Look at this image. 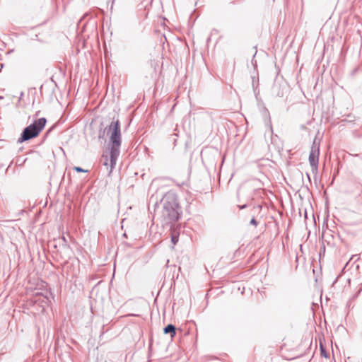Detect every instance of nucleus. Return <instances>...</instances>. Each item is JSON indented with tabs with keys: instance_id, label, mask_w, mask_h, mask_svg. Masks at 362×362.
<instances>
[{
	"instance_id": "20e7f679",
	"label": "nucleus",
	"mask_w": 362,
	"mask_h": 362,
	"mask_svg": "<svg viewBox=\"0 0 362 362\" xmlns=\"http://www.w3.org/2000/svg\"><path fill=\"white\" fill-rule=\"evenodd\" d=\"M319 155H320V144L316 142L315 139L311 146L310 155H309V163L312 168L313 173H316L317 172L318 163H319Z\"/></svg>"
},
{
	"instance_id": "4468645a",
	"label": "nucleus",
	"mask_w": 362,
	"mask_h": 362,
	"mask_svg": "<svg viewBox=\"0 0 362 362\" xmlns=\"http://www.w3.org/2000/svg\"><path fill=\"white\" fill-rule=\"evenodd\" d=\"M114 1H115V0H113V1H112V3L111 6H110V9H111V10H112V8H113Z\"/></svg>"
},
{
	"instance_id": "6e6552de",
	"label": "nucleus",
	"mask_w": 362,
	"mask_h": 362,
	"mask_svg": "<svg viewBox=\"0 0 362 362\" xmlns=\"http://www.w3.org/2000/svg\"><path fill=\"white\" fill-rule=\"evenodd\" d=\"M74 170L78 173H85V172H88V170H84L81 167H78V166H76V167H74Z\"/></svg>"
},
{
	"instance_id": "f257e3e1",
	"label": "nucleus",
	"mask_w": 362,
	"mask_h": 362,
	"mask_svg": "<svg viewBox=\"0 0 362 362\" xmlns=\"http://www.w3.org/2000/svg\"><path fill=\"white\" fill-rule=\"evenodd\" d=\"M108 131L111 132L110 135V155H103L102 162L103 165L109 169V173H112L114 169L118 156L120 153L121 146V132H120V122L118 119L112 121L109 126Z\"/></svg>"
},
{
	"instance_id": "2eb2a0df",
	"label": "nucleus",
	"mask_w": 362,
	"mask_h": 362,
	"mask_svg": "<svg viewBox=\"0 0 362 362\" xmlns=\"http://www.w3.org/2000/svg\"><path fill=\"white\" fill-rule=\"evenodd\" d=\"M361 291H362V288H360V289L358 290V291L357 295H358V294Z\"/></svg>"
},
{
	"instance_id": "dca6fc26",
	"label": "nucleus",
	"mask_w": 362,
	"mask_h": 362,
	"mask_svg": "<svg viewBox=\"0 0 362 362\" xmlns=\"http://www.w3.org/2000/svg\"><path fill=\"white\" fill-rule=\"evenodd\" d=\"M270 127V130H271V132H272V126L270 125V127Z\"/></svg>"
},
{
	"instance_id": "9b49d317",
	"label": "nucleus",
	"mask_w": 362,
	"mask_h": 362,
	"mask_svg": "<svg viewBox=\"0 0 362 362\" xmlns=\"http://www.w3.org/2000/svg\"><path fill=\"white\" fill-rule=\"evenodd\" d=\"M105 129L103 131V132H101V130L100 131V133H99V138H100V139L103 138L104 134H105Z\"/></svg>"
},
{
	"instance_id": "423d86ee",
	"label": "nucleus",
	"mask_w": 362,
	"mask_h": 362,
	"mask_svg": "<svg viewBox=\"0 0 362 362\" xmlns=\"http://www.w3.org/2000/svg\"><path fill=\"white\" fill-rule=\"evenodd\" d=\"M163 332L165 334H170L171 337H173L176 334V328L173 325L169 324L163 329Z\"/></svg>"
},
{
	"instance_id": "f03ea898",
	"label": "nucleus",
	"mask_w": 362,
	"mask_h": 362,
	"mask_svg": "<svg viewBox=\"0 0 362 362\" xmlns=\"http://www.w3.org/2000/svg\"><path fill=\"white\" fill-rule=\"evenodd\" d=\"M161 218L163 225H169L179 219V204L174 193L168 192L161 200Z\"/></svg>"
},
{
	"instance_id": "7ed1b4c3",
	"label": "nucleus",
	"mask_w": 362,
	"mask_h": 362,
	"mask_svg": "<svg viewBox=\"0 0 362 362\" xmlns=\"http://www.w3.org/2000/svg\"><path fill=\"white\" fill-rule=\"evenodd\" d=\"M46 123L47 119L45 117L35 120L32 124L24 128L20 137L18 139V143H23L37 137L45 128Z\"/></svg>"
},
{
	"instance_id": "ddd939ff",
	"label": "nucleus",
	"mask_w": 362,
	"mask_h": 362,
	"mask_svg": "<svg viewBox=\"0 0 362 362\" xmlns=\"http://www.w3.org/2000/svg\"><path fill=\"white\" fill-rule=\"evenodd\" d=\"M322 354L325 357H327V356L325 354V351H324L323 349H322Z\"/></svg>"
},
{
	"instance_id": "39448f33",
	"label": "nucleus",
	"mask_w": 362,
	"mask_h": 362,
	"mask_svg": "<svg viewBox=\"0 0 362 362\" xmlns=\"http://www.w3.org/2000/svg\"><path fill=\"white\" fill-rule=\"evenodd\" d=\"M287 86L285 83L275 81L272 88V93L277 97H283L286 92Z\"/></svg>"
},
{
	"instance_id": "1a4fd4ad",
	"label": "nucleus",
	"mask_w": 362,
	"mask_h": 362,
	"mask_svg": "<svg viewBox=\"0 0 362 362\" xmlns=\"http://www.w3.org/2000/svg\"><path fill=\"white\" fill-rule=\"evenodd\" d=\"M60 241H62V244H63L64 245H65V246H66V245H67V240H66V238H65L64 236H62V237L61 238Z\"/></svg>"
},
{
	"instance_id": "0eeeda50",
	"label": "nucleus",
	"mask_w": 362,
	"mask_h": 362,
	"mask_svg": "<svg viewBox=\"0 0 362 362\" xmlns=\"http://www.w3.org/2000/svg\"><path fill=\"white\" fill-rule=\"evenodd\" d=\"M178 240H179L178 235H172V237H171V242H172L173 245H175L178 242Z\"/></svg>"
},
{
	"instance_id": "9d476101",
	"label": "nucleus",
	"mask_w": 362,
	"mask_h": 362,
	"mask_svg": "<svg viewBox=\"0 0 362 362\" xmlns=\"http://www.w3.org/2000/svg\"><path fill=\"white\" fill-rule=\"evenodd\" d=\"M250 223L254 225V226H257V221H256L255 218H252L251 221H250Z\"/></svg>"
},
{
	"instance_id": "f8f14e48",
	"label": "nucleus",
	"mask_w": 362,
	"mask_h": 362,
	"mask_svg": "<svg viewBox=\"0 0 362 362\" xmlns=\"http://www.w3.org/2000/svg\"><path fill=\"white\" fill-rule=\"evenodd\" d=\"M247 206V205H243V206H238V207L240 209H245V207Z\"/></svg>"
}]
</instances>
